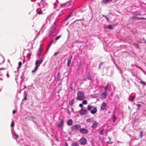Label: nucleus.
<instances>
[{
  "label": "nucleus",
  "instance_id": "nucleus-9",
  "mask_svg": "<svg viewBox=\"0 0 146 146\" xmlns=\"http://www.w3.org/2000/svg\"><path fill=\"white\" fill-rule=\"evenodd\" d=\"M63 125V121L62 120L58 124L57 127L60 128Z\"/></svg>",
  "mask_w": 146,
  "mask_h": 146
},
{
  "label": "nucleus",
  "instance_id": "nucleus-40",
  "mask_svg": "<svg viewBox=\"0 0 146 146\" xmlns=\"http://www.w3.org/2000/svg\"><path fill=\"white\" fill-rule=\"evenodd\" d=\"M138 19H142V20H145L146 19V18L142 17V18H139L138 17Z\"/></svg>",
  "mask_w": 146,
  "mask_h": 146
},
{
  "label": "nucleus",
  "instance_id": "nucleus-15",
  "mask_svg": "<svg viewBox=\"0 0 146 146\" xmlns=\"http://www.w3.org/2000/svg\"><path fill=\"white\" fill-rule=\"evenodd\" d=\"M94 121L93 117H91L86 120V122L87 123H90Z\"/></svg>",
  "mask_w": 146,
  "mask_h": 146
},
{
  "label": "nucleus",
  "instance_id": "nucleus-49",
  "mask_svg": "<svg viewBox=\"0 0 146 146\" xmlns=\"http://www.w3.org/2000/svg\"><path fill=\"white\" fill-rule=\"evenodd\" d=\"M105 18L107 20V21H108L109 20V19L106 16V17Z\"/></svg>",
  "mask_w": 146,
  "mask_h": 146
},
{
  "label": "nucleus",
  "instance_id": "nucleus-32",
  "mask_svg": "<svg viewBox=\"0 0 146 146\" xmlns=\"http://www.w3.org/2000/svg\"><path fill=\"white\" fill-rule=\"evenodd\" d=\"M87 101L86 100H84L82 101V104H86L87 103Z\"/></svg>",
  "mask_w": 146,
  "mask_h": 146
},
{
  "label": "nucleus",
  "instance_id": "nucleus-47",
  "mask_svg": "<svg viewBox=\"0 0 146 146\" xmlns=\"http://www.w3.org/2000/svg\"><path fill=\"white\" fill-rule=\"evenodd\" d=\"M16 112V111L15 110H13V114H14Z\"/></svg>",
  "mask_w": 146,
  "mask_h": 146
},
{
  "label": "nucleus",
  "instance_id": "nucleus-2",
  "mask_svg": "<svg viewBox=\"0 0 146 146\" xmlns=\"http://www.w3.org/2000/svg\"><path fill=\"white\" fill-rule=\"evenodd\" d=\"M56 28V26L55 23H54V25L52 26L49 29V35H50L54 33L55 31Z\"/></svg>",
  "mask_w": 146,
  "mask_h": 146
},
{
  "label": "nucleus",
  "instance_id": "nucleus-7",
  "mask_svg": "<svg viewBox=\"0 0 146 146\" xmlns=\"http://www.w3.org/2000/svg\"><path fill=\"white\" fill-rule=\"evenodd\" d=\"M43 60L42 59H40L38 60H36V62L35 65L36 66H38V67L40 64L42 63Z\"/></svg>",
  "mask_w": 146,
  "mask_h": 146
},
{
  "label": "nucleus",
  "instance_id": "nucleus-57",
  "mask_svg": "<svg viewBox=\"0 0 146 146\" xmlns=\"http://www.w3.org/2000/svg\"><path fill=\"white\" fill-rule=\"evenodd\" d=\"M107 143H109V144L110 143V142H109V141L107 142Z\"/></svg>",
  "mask_w": 146,
  "mask_h": 146
},
{
  "label": "nucleus",
  "instance_id": "nucleus-54",
  "mask_svg": "<svg viewBox=\"0 0 146 146\" xmlns=\"http://www.w3.org/2000/svg\"><path fill=\"white\" fill-rule=\"evenodd\" d=\"M102 16L103 17H106V16L104 15H103Z\"/></svg>",
  "mask_w": 146,
  "mask_h": 146
},
{
  "label": "nucleus",
  "instance_id": "nucleus-58",
  "mask_svg": "<svg viewBox=\"0 0 146 146\" xmlns=\"http://www.w3.org/2000/svg\"><path fill=\"white\" fill-rule=\"evenodd\" d=\"M44 26V25H43V26L42 27V28H43Z\"/></svg>",
  "mask_w": 146,
  "mask_h": 146
},
{
  "label": "nucleus",
  "instance_id": "nucleus-29",
  "mask_svg": "<svg viewBox=\"0 0 146 146\" xmlns=\"http://www.w3.org/2000/svg\"><path fill=\"white\" fill-rule=\"evenodd\" d=\"M19 66L18 67V69L20 68L22 65V62H20L19 63Z\"/></svg>",
  "mask_w": 146,
  "mask_h": 146
},
{
  "label": "nucleus",
  "instance_id": "nucleus-10",
  "mask_svg": "<svg viewBox=\"0 0 146 146\" xmlns=\"http://www.w3.org/2000/svg\"><path fill=\"white\" fill-rule=\"evenodd\" d=\"M98 125V123L96 121H94L93 122L92 126V128H94L96 127Z\"/></svg>",
  "mask_w": 146,
  "mask_h": 146
},
{
  "label": "nucleus",
  "instance_id": "nucleus-42",
  "mask_svg": "<svg viewBox=\"0 0 146 146\" xmlns=\"http://www.w3.org/2000/svg\"><path fill=\"white\" fill-rule=\"evenodd\" d=\"M6 76L8 78H9V73L8 72H7V73L6 74Z\"/></svg>",
  "mask_w": 146,
  "mask_h": 146
},
{
  "label": "nucleus",
  "instance_id": "nucleus-21",
  "mask_svg": "<svg viewBox=\"0 0 146 146\" xmlns=\"http://www.w3.org/2000/svg\"><path fill=\"white\" fill-rule=\"evenodd\" d=\"M105 28H108L110 29H113V27L111 25H109L107 27H106Z\"/></svg>",
  "mask_w": 146,
  "mask_h": 146
},
{
  "label": "nucleus",
  "instance_id": "nucleus-23",
  "mask_svg": "<svg viewBox=\"0 0 146 146\" xmlns=\"http://www.w3.org/2000/svg\"><path fill=\"white\" fill-rule=\"evenodd\" d=\"M104 129H103L101 130L99 133V134L100 135H103L104 134Z\"/></svg>",
  "mask_w": 146,
  "mask_h": 146
},
{
  "label": "nucleus",
  "instance_id": "nucleus-3",
  "mask_svg": "<svg viewBox=\"0 0 146 146\" xmlns=\"http://www.w3.org/2000/svg\"><path fill=\"white\" fill-rule=\"evenodd\" d=\"M81 127V126L79 124H77L72 126L71 128L72 131L79 130Z\"/></svg>",
  "mask_w": 146,
  "mask_h": 146
},
{
  "label": "nucleus",
  "instance_id": "nucleus-61",
  "mask_svg": "<svg viewBox=\"0 0 146 146\" xmlns=\"http://www.w3.org/2000/svg\"><path fill=\"white\" fill-rule=\"evenodd\" d=\"M88 146H89V145H88Z\"/></svg>",
  "mask_w": 146,
  "mask_h": 146
},
{
  "label": "nucleus",
  "instance_id": "nucleus-8",
  "mask_svg": "<svg viewBox=\"0 0 146 146\" xmlns=\"http://www.w3.org/2000/svg\"><path fill=\"white\" fill-rule=\"evenodd\" d=\"M42 52V49H41V47L40 46L38 50L37 51V54H36V56H39L41 55V53Z\"/></svg>",
  "mask_w": 146,
  "mask_h": 146
},
{
  "label": "nucleus",
  "instance_id": "nucleus-56",
  "mask_svg": "<svg viewBox=\"0 0 146 146\" xmlns=\"http://www.w3.org/2000/svg\"><path fill=\"white\" fill-rule=\"evenodd\" d=\"M108 138H109V140H111V139H110V138L109 137H108Z\"/></svg>",
  "mask_w": 146,
  "mask_h": 146
},
{
  "label": "nucleus",
  "instance_id": "nucleus-4",
  "mask_svg": "<svg viewBox=\"0 0 146 146\" xmlns=\"http://www.w3.org/2000/svg\"><path fill=\"white\" fill-rule=\"evenodd\" d=\"M88 111L86 109H82L79 111L80 114L83 115L87 113Z\"/></svg>",
  "mask_w": 146,
  "mask_h": 146
},
{
  "label": "nucleus",
  "instance_id": "nucleus-35",
  "mask_svg": "<svg viewBox=\"0 0 146 146\" xmlns=\"http://www.w3.org/2000/svg\"><path fill=\"white\" fill-rule=\"evenodd\" d=\"M140 136L141 137H142L143 136V132L142 131L140 132Z\"/></svg>",
  "mask_w": 146,
  "mask_h": 146
},
{
  "label": "nucleus",
  "instance_id": "nucleus-25",
  "mask_svg": "<svg viewBox=\"0 0 146 146\" xmlns=\"http://www.w3.org/2000/svg\"><path fill=\"white\" fill-rule=\"evenodd\" d=\"M137 110H139L140 108L141 105L140 104H137Z\"/></svg>",
  "mask_w": 146,
  "mask_h": 146
},
{
  "label": "nucleus",
  "instance_id": "nucleus-50",
  "mask_svg": "<svg viewBox=\"0 0 146 146\" xmlns=\"http://www.w3.org/2000/svg\"><path fill=\"white\" fill-rule=\"evenodd\" d=\"M103 64V63L102 62H101L100 64H99V67H100V65H102Z\"/></svg>",
  "mask_w": 146,
  "mask_h": 146
},
{
  "label": "nucleus",
  "instance_id": "nucleus-27",
  "mask_svg": "<svg viewBox=\"0 0 146 146\" xmlns=\"http://www.w3.org/2000/svg\"><path fill=\"white\" fill-rule=\"evenodd\" d=\"M138 19V17L136 16H133L131 17V19L132 20L136 19Z\"/></svg>",
  "mask_w": 146,
  "mask_h": 146
},
{
  "label": "nucleus",
  "instance_id": "nucleus-22",
  "mask_svg": "<svg viewBox=\"0 0 146 146\" xmlns=\"http://www.w3.org/2000/svg\"><path fill=\"white\" fill-rule=\"evenodd\" d=\"M93 107V106H91L90 105H89L88 106L87 109L88 110H90L92 109Z\"/></svg>",
  "mask_w": 146,
  "mask_h": 146
},
{
  "label": "nucleus",
  "instance_id": "nucleus-24",
  "mask_svg": "<svg viewBox=\"0 0 146 146\" xmlns=\"http://www.w3.org/2000/svg\"><path fill=\"white\" fill-rule=\"evenodd\" d=\"M70 3L67 2V3H64V4H61L60 5V7H62V6L63 5H66V4H67L68 5H69L70 4Z\"/></svg>",
  "mask_w": 146,
  "mask_h": 146
},
{
  "label": "nucleus",
  "instance_id": "nucleus-31",
  "mask_svg": "<svg viewBox=\"0 0 146 146\" xmlns=\"http://www.w3.org/2000/svg\"><path fill=\"white\" fill-rule=\"evenodd\" d=\"M135 97H131V98H130V99H129V100L131 102H132L133 100L134 99V98H135Z\"/></svg>",
  "mask_w": 146,
  "mask_h": 146
},
{
  "label": "nucleus",
  "instance_id": "nucleus-41",
  "mask_svg": "<svg viewBox=\"0 0 146 146\" xmlns=\"http://www.w3.org/2000/svg\"><path fill=\"white\" fill-rule=\"evenodd\" d=\"M58 52H55L54 54V56H56L57 54H58Z\"/></svg>",
  "mask_w": 146,
  "mask_h": 146
},
{
  "label": "nucleus",
  "instance_id": "nucleus-6",
  "mask_svg": "<svg viewBox=\"0 0 146 146\" xmlns=\"http://www.w3.org/2000/svg\"><path fill=\"white\" fill-rule=\"evenodd\" d=\"M80 143L81 145H84L86 144L87 140L85 138H81L80 140Z\"/></svg>",
  "mask_w": 146,
  "mask_h": 146
},
{
  "label": "nucleus",
  "instance_id": "nucleus-5",
  "mask_svg": "<svg viewBox=\"0 0 146 146\" xmlns=\"http://www.w3.org/2000/svg\"><path fill=\"white\" fill-rule=\"evenodd\" d=\"M79 131L81 133L83 134H86L89 132L88 131L87 129L84 128L80 129H79Z\"/></svg>",
  "mask_w": 146,
  "mask_h": 146
},
{
  "label": "nucleus",
  "instance_id": "nucleus-55",
  "mask_svg": "<svg viewBox=\"0 0 146 146\" xmlns=\"http://www.w3.org/2000/svg\"><path fill=\"white\" fill-rule=\"evenodd\" d=\"M0 80H1V81H2L3 80V79L0 78Z\"/></svg>",
  "mask_w": 146,
  "mask_h": 146
},
{
  "label": "nucleus",
  "instance_id": "nucleus-36",
  "mask_svg": "<svg viewBox=\"0 0 146 146\" xmlns=\"http://www.w3.org/2000/svg\"><path fill=\"white\" fill-rule=\"evenodd\" d=\"M42 11L41 10H40L39 12H37V13L39 14H41L42 13Z\"/></svg>",
  "mask_w": 146,
  "mask_h": 146
},
{
  "label": "nucleus",
  "instance_id": "nucleus-14",
  "mask_svg": "<svg viewBox=\"0 0 146 146\" xmlns=\"http://www.w3.org/2000/svg\"><path fill=\"white\" fill-rule=\"evenodd\" d=\"M67 125H73L72 120L71 119L68 120L67 122Z\"/></svg>",
  "mask_w": 146,
  "mask_h": 146
},
{
  "label": "nucleus",
  "instance_id": "nucleus-53",
  "mask_svg": "<svg viewBox=\"0 0 146 146\" xmlns=\"http://www.w3.org/2000/svg\"><path fill=\"white\" fill-rule=\"evenodd\" d=\"M26 98H27L26 97V96H25V97L24 98V99L26 100Z\"/></svg>",
  "mask_w": 146,
  "mask_h": 146
},
{
  "label": "nucleus",
  "instance_id": "nucleus-59",
  "mask_svg": "<svg viewBox=\"0 0 146 146\" xmlns=\"http://www.w3.org/2000/svg\"><path fill=\"white\" fill-rule=\"evenodd\" d=\"M16 139V141H17V139Z\"/></svg>",
  "mask_w": 146,
  "mask_h": 146
},
{
  "label": "nucleus",
  "instance_id": "nucleus-28",
  "mask_svg": "<svg viewBox=\"0 0 146 146\" xmlns=\"http://www.w3.org/2000/svg\"><path fill=\"white\" fill-rule=\"evenodd\" d=\"M112 0H104V3H106L107 2H109L111 1Z\"/></svg>",
  "mask_w": 146,
  "mask_h": 146
},
{
  "label": "nucleus",
  "instance_id": "nucleus-16",
  "mask_svg": "<svg viewBox=\"0 0 146 146\" xmlns=\"http://www.w3.org/2000/svg\"><path fill=\"white\" fill-rule=\"evenodd\" d=\"M38 66H36L35 67L34 69L32 71V72L33 73H35L37 70L38 68Z\"/></svg>",
  "mask_w": 146,
  "mask_h": 146
},
{
  "label": "nucleus",
  "instance_id": "nucleus-12",
  "mask_svg": "<svg viewBox=\"0 0 146 146\" xmlns=\"http://www.w3.org/2000/svg\"><path fill=\"white\" fill-rule=\"evenodd\" d=\"M106 106V104L105 103H103L101 105V108L102 110H104L105 109Z\"/></svg>",
  "mask_w": 146,
  "mask_h": 146
},
{
  "label": "nucleus",
  "instance_id": "nucleus-18",
  "mask_svg": "<svg viewBox=\"0 0 146 146\" xmlns=\"http://www.w3.org/2000/svg\"><path fill=\"white\" fill-rule=\"evenodd\" d=\"M117 119V117L115 115H113V122L114 123L115 122Z\"/></svg>",
  "mask_w": 146,
  "mask_h": 146
},
{
  "label": "nucleus",
  "instance_id": "nucleus-26",
  "mask_svg": "<svg viewBox=\"0 0 146 146\" xmlns=\"http://www.w3.org/2000/svg\"><path fill=\"white\" fill-rule=\"evenodd\" d=\"M15 72L16 73V74H15V76H16L15 80H16L18 75V72H17L16 71H15Z\"/></svg>",
  "mask_w": 146,
  "mask_h": 146
},
{
  "label": "nucleus",
  "instance_id": "nucleus-17",
  "mask_svg": "<svg viewBox=\"0 0 146 146\" xmlns=\"http://www.w3.org/2000/svg\"><path fill=\"white\" fill-rule=\"evenodd\" d=\"M71 60L68 59V62H67V66L68 67H69L70 66L71 64Z\"/></svg>",
  "mask_w": 146,
  "mask_h": 146
},
{
  "label": "nucleus",
  "instance_id": "nucleus-39",
  "mask_svg": "<svg viewBox=\"0 0 146 146\" xmlns=\"http://www.w3.org/2000/svg\"><path fill=\"white\" fill-rule=\"evenodd\" d=\"M108 85V83L107 84L105 88V92L107 91V87Z\"/></svg>",
  "mask_w": 146,
  "mask_h": 146
},
{
  "label": "nucleus",
  "instance_id": "nucleus-20",
  "mask_svg": "<svg viewBox=\"0 0 146 146\" xmlns=\"http://www.w3.org/2000/svg\"><path fill=\"white\" fill-rule=\"evenodd\" d=\"M72 146H79V143H74L72 144Z\"/></svg>",
  "mask_w": 146,
  "mask_h": 146
},
{
  "label": "nucleus",
  "instance_id": "nucleus-48",
  "mask_svg": "<svg viewBox=\"0 0 146 146\" xmlns=\"http://www.w3.org/2000/svg\"><path fill=\"white\" fill-rule=\"evenodd\" d=\"M54 9H55L56 7V5L55 3H54Z\"/></svg>",
  "mask_w": 146,
  "mask_h": 146
},
{
  "label": "nucleus",
  "instance_id": "nucleus-37",
  "mask_svg": "<svg viewBox=\"0 0 146 146\" xmlns=\"http://www.w3.org/2000/svg\"><path fill=\"white\" fill-rule=\"evenodd\" d=\"M71 13H70V14H69L67 18H66V21L67 20V19L69 18L70 16H71Z\"/></svg>",
  "mask_w": 146,
  "mask_h": 146
},
{
  "label": "nucleus",
  "instance_id": "nucleus-19",
  "mask_svg": "<svg viewBox=\"0 0 146 146\" xmlns=\"http://www.w3.org/2000/svg\"><path fill=\"white\" fill-rule=\"evenodd\" d=\"M12 135H13L14 138L15 137H16L17 138L19 137L18 136L16 133H15L14 132H12Z\"/></svg>",
  "mask_w": 146,
  "mask_h": 146
},
{
  "label": "nucleus",
  "instance_id": "nucleus-38",
  "mask_svg": "<svg viewBox=\"0 0 146 146\" xmlns=\"http://www.w3.org/2000/svg\"><path fill=\"white\" fill-rule=\"evenodd\" d=\"M140 84H143V85H146V84H145V83L143 81H141L140 82Z\"/></svg>",
  "mask_w": 146,
  "mask_h": 146
},
{
  "label": "nucleus",
  "instance_id": "nucleus-52",
  "mask_svg": "<svg viewBox=\"0 0 146 146\" xmlns=\"http://www.w3.org/2000/svg\"><path fill=\"white\" fill-rule=\"evenodd\" d=\"M88 79H91V77L90 76H88Z\"/></svg>",
  "mask_w": 146,
  "mask_h": 146
},
{
  "label": "nucleus",
  "instance_id": "nucleus-44",
  "mask_svg": "<svg viewBox=\"0 0 146 146\" xmlns=\"http://www.w3.org/2000/svg\"><path fill=\"white\" fill-rule=\"evenodd\" d=\"M53 40H52L51 41V42H50V44L49 45V47H50V45H51V44H52V42H53Z\"/></svg>",
  "mask_w": 146,
  "mask_h": 146
},
{
  "label": "nucleus",
  "instance_id": "nucleus-33",
  "mask_svg": "<svg viewBox=\"0 0 146 146\" xmlns=\"http://www.w3.org/2000/svg\"><path fill=\"white\" fill-rule=\"evenodd\" d=\"M74 99L72 100L71 102L70 103V104L71 105H73L74 103Z\"/></svg>",
  "mask_w": 146,
  "mask_h": 146
},
{
  "label": "nucleus",
  "instance_id": "nucleus-30",
  "mask_svg": "<svg viewBox=\"0 0 146 146\" xmlns=\"http://www.w3.org/2000/svg\"><path fill=\"white\" fill-rule=\"evenodd\" d=\"M61 37V36L60 35L58 36H57L55 38V40L56 41L58 39L60 38Z\"/></svg>",
  "mask_w": 146,
  "mask_h": 146
},
{
  "label": "nucleus",
  "instance_id": "nucleus-34",
  "mask_svg": "<svg viewBox=\"0 0 146 146\" xmlns=\"http://www.w3.org/2000/svg\"><path fill=\"white\" fill-rule=\"evenodd\" d=\"M14 126V122L13 121L11 123V127H13Z\"/></svg>",
  "mask_w": 146,
  "mask_h": 146
},
{
  "label": "nucleus",
  "instance_id": "nucleus-13",
  "mask_svg": "<svg viewBox=\"0 0 146 146\" xmlns=\"http://www.w3.org/2000/svg\"><path fill=\"white\" fill-rule=\"evenodd\" d=\"M107 92V91L103 92L101 95V97L102 98H106Z\"/></svg>",
  "mask_w": 146,
  "mask_h": 146
},
{
  "label": "nucleus",
  "instance_id": "nucleus-43",
  "mask_svg": "<svg viewBox=\"0 0 146 146\" xmlns=\"http://www.w3.org/2000/svg\"><path fill=\"white\" fill-rule=\"evenodd\" d=\"M79 106L80 107H82L83 106V104H80Z\"/></svg>",
  "mask_w": 146,
  "mask_h": 146
},
{
  "label": "nucleus",
  "instance_id": "nucleus-46",
  "mask_svg": "<svg viewBox=\"0 0 146 146\" xmlns=\"http://www.w3.org/2000/svg\"><path fill=\"white\" fill-rule=\"evenodd\" d=\"M60 77V72H59L58 74V78H59Z\"/></svg>",
  "mask_w": 146,
  "mask_h": 146
},
{
  "label": "nucleus",
  "instance_id": "nucleus-51",
  "mask_svg": "<svg viewBox=\"0 0 146 146\" xmlns=\"http://www.w3.org/2000/svg\"><path fill=\"white\" fill-rule=\"evenodd\" d=\"M65 146H68V143H67L66 142L65 143Z\"/></svg>",
  "mask_w": 146,
  "mask_h": 146
},
{
  "label": "nucleus",
  "instance_id": "nucleus-45",
  "mask_svg": "<svg viewBox=\"0 0 146 146\" xmlns=\"http://www.w3.org/2000/svg\"><path fill=\"white\" fill-rule=\"evenodd\" d=\"M72 55H71L70 57H69L68 59H70L72 60Z\"/></svg>",
  "mask_w": 146,
  "mask_h": 146
},
{
  "label": "nucleus",
  "instance_id": "nucleus-60",
  "mask_svg": "<svg viewBox=\"0 0 146 146\" xmlns=\"http://www.w3.org/2000/svg\"><path fill=\"white\" fill-rule=\"evenodd\" d=\"M80 20H78V21H80Z\"/></svg>",
  "mask_w": 146,
  "mask_h": 146
},
{
  "label": "nucleus",
  "instance_id": "nucleus-11",
  "mask_svg": "<svg viewBox=\"0 0 146 146\" xmlns=\"http://www.w3.org/2000/svg\"><path fill=\"white\" fill-rule=\"evenodd\" d=\"M97 108L96 107H94L93 110L91 111V113L92 114H95L97 111Z\"/></svg>",
  "mask_w": 146,
  "mask_h": 146
},
{
  "label": "nucleus",
  "instance_id": "nucleus-1",
  "mask_svg": "<svg viewBox=\"0 0 146 146\" xmlns=\"http://www.w3.org/2000/svg\"><path fill=\"white\" fill-rule=\"evenodd\" d=\"M85 98L84 94L81 91H79L77 93L76 99L78 100H82Z\"/></svg>",
  "mask_w": 146,
  "mask_h": 146
}]
</instances>
